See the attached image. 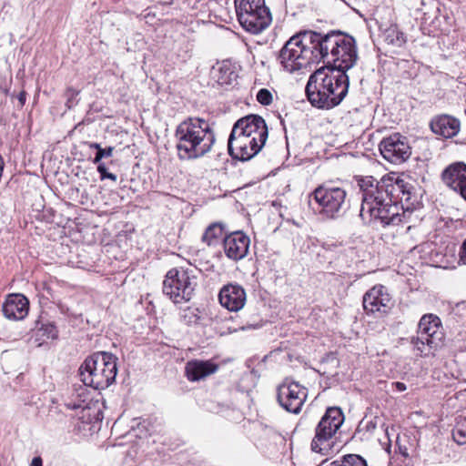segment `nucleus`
Wrapping results in <instances>:
<instances>
[{
    "instance_id": "nucleus-1",
    "label": "nucleus",
    "mask_w": 466,
    "mask_h": 466,
    "mask_svg": "<svg viewBox=\"0 0 466 466\" xmlns=\"http://www.w3.org/2000/svg\"><path fill=\"white\" fill-rule=\"evenodd\" d=\"M358 185L362 193L360 217L383 228L401 222L399 203L403 209L404 204L410 208L416 202L415 187L395 175H385L380 180L361 177Z\"/></svg>"
},
{
    "instance_id": "nucleus-2",
    "label": "nucleus",
    "mask_w": 466,
    "mask_h": 466,
    "mask_svg": "<svg viewBox=\"0 0 466 466\" xmlns=\"http://www.w3.org/2000/svg\"><path fill=\"white\" fill-rule=\"evenodd\" d=\"M309 64L323 62L326 66L343 65L352 68L358 60L355 39L341 31L321 33L313 30L300 31Z\"/></svg>"
},
{
    "instance_id": "nucleus-3",
    "label": "nucleus",
    "mask_w": 466,
    "mask_h": 466,
    "mask_svg": "<svg viewBox=\"0 0 466 466\" xmlns=\"http://www.w3.org/2000/svg\"><path fill=\"white\" fill-rule=\"evenodd\" d=\"M343 65L325 66L313 72L308 80L305 93L309 103L319 109L339 106L349 92L350 68Z\"/></svg>"
},
{
    "instance_id": "nucleus-4",
    "label": "nucleus",
    "mask_w": 466,
    "mask_h": 466,
    "mask_svg": "<svg viewBox=\"0 0 466 466\" xmlns=\"http://www.w3.org/2000/svg\"><path fill=\"white\" fill-rule=\"evenodd\" d=\"M268 136L267 124L258 115H248L234 124L228 150L234 159L248 161L259 153Z\"/></svg>"
},
{
    "instance_id": "nucleus-5",
    "label": "nucleus",
    "mask_w": 466,
    "mask_h": 466,
    "mask_svg": "<svg viewBox=\"0 0 466 466\" xmlns=\"http://www.w3.org/2000/svg\"><path fill=\"white\" fill-rule=\"evenodd\" d=\"M176 148L180 160L199 158L208 153L215 141V134L208 121L188 117L175 131Z\"/></svg>"
},
{
    "instance_id": "nucleus-6",
    "label": "nucleus",
    "mask_w": 466,
    "mask_h": 466,
    "mask_svg": "<svg viewBox=\"0 0 466 466\" xmlns=\"http://www.w3.org/2000/svg\"><path fill=\"white\" fill-rule=\"evenodd\" d=\"M117 358L109 352L99 351L87 357L79 368L83 383L96 390L108 388L116 380Z\"/></svg>"
},
{
    "instance_id": "nucleus-7",
    "label": "nucleus",
    "mask_w": 466,
    "mask_h": 466,
    "mask_svg": "<svg viewBox=\"0 0 466 466\" xmlns=\"http://www.w3.org/2000/svg\"><path fill=\"white\" fill-rule=\"evenodd\" d=\"M236 13L241 26L251 34L265 30L272 21L265 0H235Z\"/></svg>"
},
{
    "instance_id": "nucleus-8",
    "label": "nucleus",
    "mask_w": 466,
    "mask_h": 466,
    "mask_svg": "<svg viewBox=\"0 0 466 466\" xmlns=\"http://www.w3.org/2000/svg\"><path fill=\"white\" fill-rule=\"evenodd\" d=\"M198 285L194 270L175 268L167 271L163 281V293L174 303L187 302L192 299Z\"/></svg>"
},
{
    "instance_id": "nucleus-9",
    "label": "nucleus",
    "mask_w": 466,
    "mask_h": 466,
    "mask_svg": "<svg viewBox=\"0 0 466 466\" xmlns=\"http://www.w3.org/2000/svg\"><path fill=\"white\" fill-rule=\"evenodd\" d=\"M319 206V213L330 219L343 217L350 208L347 192L343 187L319 186L309 195Z\"/></svg>"
},
{
    "instance_id": "nucleus-10",
    "label": "nucleus",
    "mask_w": 466,
    "mask_h": 466,
    "mask_svg": "<svg viewBox=\"0 0 466 466\" xmlns=\"http://www.w3.org/2000/svg\"><path fill=\"white\" fill-rule=\"evenodd\" d=\"M344 415L340 408H328L315 428V436L311 441L314 452L327 454L331 449V439L341 427Z\"/></svg>"
},
{
    "instance_id": "nucleus-11",
    "label": "nucleus",
    "mask_w": 466,
    "mask_h": 466,
    "mask_svg": "<svg viewBox=\"0 0 466 466\" xmlns=\"http://www.w3.org/2000/svg\"><path fill=\"white\" fill-rule=\"evenodd\" d=\"M279 60L283 68L289 73L310 66L300 31L285 43L279 51Z\"/></svg>"
},
{
    "instance_id": "nucleus-12",
    "label": "nucleus",
    "mask_w": 466,
    "mask_h": 466,
    "mask_svg": "<svg viewBox=\"0 0 466 466\" xmlns=\"http://www.w3.org/2000/svg\"><path fill=\"white\" fill-rule=\"evenodd\" d=\"M307 397V388L296 381L286 380L278 388V402L284 410L290 413H299Z\"/></svg>"
},
{
    "instance_id": "nucleus-13",
    "label": "nucleus",
    "mask_w": 466,
    "mask_h": 466,
    "mask_svg": "<svg viewBox=\"0 0 466 466\" xmlns=\"http://www.w3.org/2000/svg\"><path fill=\"white\" fill-rule=\"evenodd\" d=\"M379 147L382 157L392 164L403 163L411 154L408 138L400 133L383 138Z\"/></svg>"
},
{
    "instance_id": "nucleus-14",
    "label": "nucleus",
    "mask_w": 466,
    "mask_h": 466,
    "mask_svg": "<svg viewBox=\"0 0 466 466\" xmlns=\"http://www.w3.org/2000/svg\"><path fill=\"white\" fill-rule=\"evenodd\" d=\"M363 308L369 313H387L391 307V298L384 286H374L363 296Z\"/></svg>"
},
{
    "instance_id": "nucleus-15",
    "label": "nucleus",
    "mask_w": 466,
    "mask_h": 466,
    "mask_svg": "<svg viewBox=\"0 0 466 466\" xmlns=\"http://www.w3.org/2000/svg\"><path fill=\"white\" fill-rule=\"evenodd\" d=\"M418 333L425 335L429 343L433 346L443 345L445 333L441 319L433 314H425L420 319Z\"/></svg>"
},
{
    "instance_id": "nucleus-16",
    "label": "nucleus",
    "mask_w": 466,
    "mask_h": 466,
    "mask_svg": "<svg viewBox=\"0 0 466 466\" xmlns=\"http://www.w3.org/2000/svg\"><path fill=\"white\" fill-rule=\"evenodd\" d=\"M249 243V238L242 231L228 234L223 239L225 254L235 261L242 259L248 252Z\"/></svg>"
},
{
    "instance_id": "nucleus-17",
    "label": "nucleus",
    "mask_w": 466,
    "mask_h": 466,
    "mask_svg": "<svg viewBox=\"0 0 466 466\" xmlns=\"http://www.w3.org/2000/svg\"><path fill=\"white\" fill-rule=\"evenodd\" d=\"M429 127L436 136L448 139L458 135L461 129V121L451 115L441 114L431 119Z\"/></svg>"
},
{
    "instance_id": "nucleus-18",
    "label": "nucleus",
    "mask_w": 466,
    "mask_h": 466,
    "mask_svg": "<svg viewBox=\"0 0 466 466\" xmlns=\"http://www.w3.org/2000/svg\"><path fill=\"white\" fill-rule=\"evenodd\" d=\"M218 299L221 306L229 311H238L246 303V291L238 284H228L220 289Z\"/></svg>"
},
{
    "instance_id": "nucleus-19",
    "label": "nucleus",
    "mask_w": 466,
    "mask_h": 466,
    "mask_svg": "<svg viewBox=\"0 0 466 466\" xmlns=\"http://www.w3.org/2000/svg\"><path fill=\"white\" fill-rule=\"evenodd\" d=\"M29 301L20 293L6 296L2 307L3 315L10 320L23 319L28 313Z\"/></svg>"
},
{
    "instance_id": "nucleus-20",
    "label": "nucleus",
    "mask_w": 466,
    "mask_h": 466,
    "mask_svg": "<svg viewBox=\"0 0 466 466\" xmlns=\"http://www.w3.org/2000/svg\"><path fill=\"white\" fill-rule=\"evenodd\" d=\"M218 365L210 360H190L186 365V375L190 381H198L217 371Z\"/></svg>"
},
{
    "instance_id": "nucleus-21",
    "label": "nucleus",
    "mask_w": 466,
    "mask_h": 466,
    "mask_svg": "<svg viewBox=\"0 0 466 466\" xmlns=\"http://www.w3.org/2000/svg\"><path fill=\"white\" fill-rule=\"evenodd\" d=\"M443 183L452 190H458V187L466 180V164L456 162L447 167L442 174Z\"/></svg>"
},
{
    "instance_id": "nucleus-22",
    "label": "nucleus",
    "mask_w": 466,
    "mask_h": 466,
    "mask_svg": "<svg viewBox=\"0 0 466 466\" xmlns=\"http://www.w3.org/2000/svg\"><path fill=\"white\" fill-rule=\"evenodd\" d=\"M380 29L383 31L384 40L389 45L400 47L406 43L405 35L400 31L396 24L386 25L385 24L381 23L380 25Z\"/></svg>"
},
{
    "instance_id": "nucleus-23",
    "label": "nucleus",
    "mask_w": 466,
    "mask_h": 466,
    "mask_svg": "<svg viewBox=\"0 0 466 466\" xmlns=\"http://www.w3.org/2000/svg\"><path fill=\"white\" fill-rule=\"evenodd\" d=\"M37 340L55 339L58 336L56 326L53 322L38 320L35 327Z\"/></svg>"
},
{
    "instance_id": "nucleus-24",
    "label": "nucleus",
    "mask_w": 466,
    "mask_h": 466,
    "mask_svg": "<svg viewBox=\"0 0 466 466\" xmlns=\"http://www.w3.org/2000/svg\"><path fill=\"white\" fill-rule=\"evenodd\" d=\"M225 238L224 225L218 222L213 223L208 227L202 236L203 242L208 246L216 245L219 239Z\"/></svg>"
},
{
    "instance_id": "nucleus-25",
    "label": "nucleus",
    "mask_w": 466,
    "mask_h": 466,
    "mask_svg": "<svg viewBox=\"0 0 466 466\" xmlns=\"http://www.w3.org/2000/svg\"><path fill=\"white\" fill-rule=\"evenodd\" d=\"M425 335L419 334L416 337H411L410 343L413 345L414 350L418 354L428 355L431 350H438L441 346H433L429 343V339L425 338Z\"/></svg>"
},
{
    "instance_id": "nucleus-26",
    "label": "nucleus",
    "mask_w": 466,
    "mask_h": 466,
    "mask_svg": "<svg viewBox=\"0 0 466 466\" xmlns=\"http://www.w3.org/2000/svg\"><path fill=\"white\" fill-rule=\"evenodd\" d=\"M327 466H368L364 458L358 454H347L340 460L334 461Z\"/></svg>"
},
{
    "instance_id": "nucleus-27",
    "label": "nucleus",
    "mask_w": 466,
    "mask_h": 466,
    "mask_svg": "<svg viewBox=\"0 0 466 466\" xmlns=\"http://www.w3.org/2000/svg\"><path fill=\"white\" fill-rule=\"evenodd\" d=\"M217 82L221 85H231L238 77L234 70L228 65H222L218 69L216 70Z\"/></svg>"
},
{
    "instance_id": "nucleus-28",
    "label": "nucleus",
    "mask_w": 466,
    "mask_h": 466,
    "mask_svg": "<svg viewBox=\"0 0 466 466\" xmlns=\"http://www.w3.org/2000/svg\"><path fill=\"white\" fill-rule=\"evenodd\" d=\"M452 438L459 445L466 443V417L460 416L452 430Z\"/></svg>"
},
{
    "instance_id": "nucleus-29",
    "label": "nucleus",
    "mask_w": 466,
    "mask_h": 466,
    "mask_svg": "<svg viewBox=\"0 0 466 466\" xmlns=\"http://www.w3.org/2000/svg\"><path fill=\"white\" fill-rule=\"evenodd\" d=\"M66 415L60 405L52 403L48 408L46 421L50 423H62L65 421Z\"/></svg>"
},
{
    "instance_id": "nucleus-30",
    "label": "nucleus",
    "mask_w": 466,
    "mask_h": 466,
    "mask_svg": "<svg viewBox=\"0 0 466 466\" xmlns=\"http://www.w3.org/2000/svg\"><path fill=\"white\" fill-rule=\"evenodd\" d=\"M257 100L263 106H268L272 103V94L267 88H261L257 94Z\"/></svg>"
},
{
    "instance_id": "nucleus-31",
    "label": "nucleus",
    "mask_w": 466,
    "mask_h": 466,
    "mask_svg": "<svg viewBox=\"0 0 466 466\" xmlns=\"http://www.w3.org/2000/svg\"><path fill=\"white\" fill-rule=\"evenodd\" d=\"M114 150H115L114 147H106V148H102L99 152H96V156H95V157L93 159V163L94 164L102 163L101 160L104 157H112Z\"/></svg>"
},
{
    "instance_id": "nucleus-32",
    "label": "nucleus",
    "mask_w": 466,
    "mask_h": 466,
    "mask_svg": "<svg viewBox=\"0 0 466 466\" xmlns=\"http://www.w3.org/2000/svg\"><path fill=\"white\" fill-rule=\"evenodd\" d=\"M97 172L100 175L101 180L110 179V180L116 182L117 179L116 175L107 171V168L104 163L97 164Z\"/></svg>"
},
{
    "instance_id": "nucleus-33",
    "label": "nucleus",
    "mask_w": 466,
    "mask_h": 466,
    "mask_svg": "<svg viewBox=\"0 0 466 466\" xmlns=\"http://www.w3.org/2000/svg\"><path fill=\"white\" fill-rule=\"evenodd\" d=\"M459 263L466 265V238L463 240L459 251Z\"/></svg>"
},
{
    "instance_id": "nucleus-34",
    "label": "nucleus",
    "mask_w": 466,
    "mask_h": 466,
    "mask_svg": "<svg viewBox=\"0 0 466 466\" xmlns=\"http://www.w3.org/2000/svg\"><path fill=\"white\" fill-rule=\"evenodd\" d=\"M78 91L76 90L75 88L73 87H68L66 89V96H67V104H71L72 103V100L75 96H76L78 95ZM68 107H71V105H68Z\"/></svg>"
},
{
    "instance_id": "nucleus-35",
    "label": "nucleus",
    "mask_w": 466,
    "mask_h": 466,
    "mask_svg": "<svg viewBox=\"0 0 466 466\" xmlns=\"http://www.w3.org/2000/svg\"><path fill=\"white\" fill-rule=\"evenodd\" d=\"M17 100H18V102L20 104V106L22 107L25 105V101H26V92L24 91V90L21 91L18 94V96H17Z\"/></svg>"
},
{
    "instance_id": "nucleus-36",
    "label": "nucleus",
    "mask_w": 466,
    "mask_h": 466,
    "mask_svg": "<svg viewBox=\"0 0 466 466\" xmlns=\"http://www.w3.org/2000/svg\"><path fill=\"white\" fill-rule=\"evenodd\" d=\"M456 192H458L466 200V179L465 182L458 187Z\"/></svg>"
},
{
    "instance_id": "nucleus-37",
    "label": "nucleus",
    "mask_w": 466,
    "mask_h": 466,
    "mask_svg": "<svg viewBox=\"0 0 466 466\" xmlns=\"http://www.w3.org/2000/svg\"><path fill=\"white\" fill-rule=\"evenodd\" d=\"M392 386L398 390V391H404L406 390L407 387L406 384L403 382L396 381L392 383Z\"/></svg>"
},
{
    "instance_id": "nucleus-38",
    "label": "nucleus",
    "mask_w": 466,
    "mask_h": 466,
    "mask_svg": "<svg viewBox=\"0 0 466 466\" xmlns=\"http://www.w3.org/2000/svg\"><path fill=\"white\" fill-rule=\"evenodd\" d=\"M376 420H377V418H375V420H371L367 422L366 430L368 431H371L376 429V426H377V421Z\"/></svg>"
},
{
    "instance_id": "nucleus-39",
    "label": "nucleus",
    "mask_w": 466,
    "mask_h": 466,
    "mask_svg": "<svg viewBox=\"0 0 466 466\" xmlns=\"http://www.w3.org/2000/svg\"><path fill=\"white\" fill-rule=\"evenodd\" d=\"M81 412L83 413L82 418L87 416V420L91 421V409L89 407H83Z\"/></svg>"
},
{
    "instance_id": "nucleus-40",
    "label": "nucleus",
    "mask_w": 466,
    "mask_h": 466,
    "mask_svg": "<svg viewBox=\"0 0 466 466\" xmlns=\"http://www.w3.org/2000/svg\"><path fill=\"white\" fill-rule=\"evenodd\" d=\"M399 451L405 458L409 456L408 449L405 446L402 447L401 445H399Z\"/></svg>"
},
{
    "instance_id": "nucleus-41",
    "label": "nucleus",
    "mask_w": 466,
    "mask_h": 466,
    "mask_svg": "<svg viewBox=\"0 0 466 466\" xmlns=\"http://www.w3.org/2000/svg\"><path fill=\"white\" fill-rule=\"evenodd\" d=\"M31 466H42V460L40 457H35L32 460Z\"/></svg>"
},
{
    "instance_id": "nucleus-42",
    "label": "nucleus",
    "mask_w": 466,
    "mask_h": 466,
    "mask_svg": "<svg viewBox=\"0 0 466 466\" xmlns=\"http://www.w3.org/2000/svg\"><path fill=\"white\" fill-rule=\"evenodd\" d=\"M88 145H89L90 148H95L96 150V152H99L103 148L101 147V145L98 143L93 142V143H89Z\"/></svg>"
}]
</instances>
